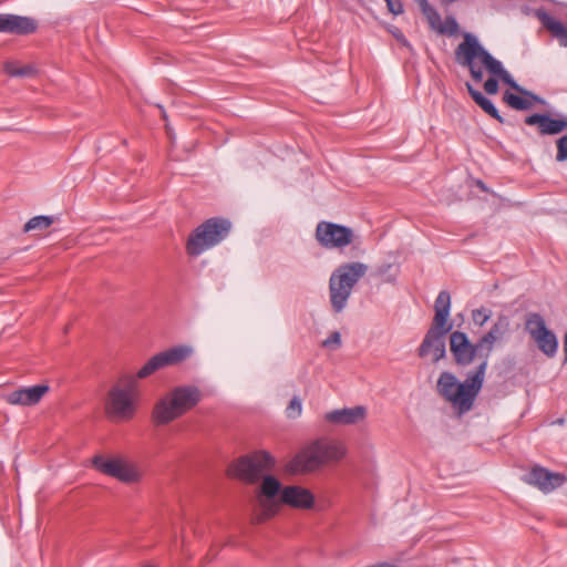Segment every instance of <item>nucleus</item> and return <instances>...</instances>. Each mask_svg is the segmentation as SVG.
Returning <instances> with one entry per match:
<instances>
[{
	"label": "nucleus",
	"instance_id": "nucleus-1",
	"mask_svg": "<svg viewBox=\"0 0 567 567\" xmlns=\"http://www.w3.org/2000/svg\"><path fill=\"white\" fill-rule=\"evenodd\" d=\"M455 59L460 65L468 69L472 79L477 83L483 80L482 68L488 72L491 76L484 83L487 94L494 95L498 92V80L523 92L502 62L495 59L471 33H465L463 41L455 49ZM524 93L527 94L526 91Z\"/></svg>",
	"mask_w": 567,
	"mask_h": 567
},
{
	"label": "nucleus",
	"instance_id": "nucleus-2",
	"mask_svg": "<svg viewBox=\"0 0 567 567\" xmlns=\"http://www.w3.org/2000/svg\"><path fill=\"white\" fill-rule=\"evenodd\" d=\"M486 373V360L480 362L463 382L449 371H443L437 380V393L449 402L460 414L472 410L481 392Z\"/></svg>",
	"mask_w": 567,
	"mask_h": 567
},
{
	"label": "nucleus",
	"instance_id": "nucleus-3",
	"mask_svg": "<svg viewBox=\"0 0 567 567\" xmlns=\"http://www.w3.org/2000/svg\"><path fill=\"white\" fill-rule=\"evenodd\" d=\"M202 399V391L195 385L176 386L155 403L152 420L156 425L169 424L195 408Z\"/></svg>",
	"mask_w": 567,
	"mask_h": 567
},
{
	"label": "nucleus",
	"instance_id": "nucleus-4",
	"mask_svg": "<svg viewBox=\"0 0 567 567\" xmlns=\"http://www.w3.org/2000/svg\"><path fill=\"white\" fill-rule=\"evenodd\" d=\"M140 379L137 373L126 374L110 389L105 401V412L109 417L117 421L133 419L140 402Z\"/></svg>",
	"mask_w": 567,
	"mask_h": 567
},
{
	"label": "nucleus",
	"instance_id": "nucleus-5",
	"mask_svg": "<svg viewBox=\"0 0 567 567\" xmlns=\"http://www.w3.org/2000/svg\"><path fill=\"white\" fill-rule=\"evenodd\" d=\"M368 265L353 261L338 266L329 279L330 303L334 312L343 311L353 288L368 272Z\"/></svg>",
	"mask_w": 567,
	"mask_h": 567
},
{
	"label": "nucleus",
	"instance_id": "nucleus-6",
	"mask_svg": "<svg viewBox=\"0 0 567 567\" xmlns=\"http://www.w3.org/2000/svg\"><path fill=\"white\" fill-rule=\"evenodd\" d=\"M231 228L229 220L213 217L200 224L189 235L186 244L187 254L197 257L224 240Z\"/></svg>",
	"mask_w": 567,
	"mask_h": 567
},
{
	"label": "nucleus",
	"instance_id": "nucleus-7",
	"mask_svg": "<svg viewBox=\"0 0 567 567\" xmlns=\"http://www.w3.org/2000/svg\"><path fill=\"white\" fill-rule=\"evenodd\" d=\"M280 482L271 476L265 475L260 487L252 499V519L255 523H262L277 514L281 505Z\"/></svg>",
	"mask_w": 567,
	"mask_h": 567
},
{
	"label": "nucleus",
	"instance_id": "nucleus-8",
	"mask_svg": "<svg viewBox=\"0 0 567 567\" xmlns=\"http://www.w3.org/2000/svg\"><path fill=\"white\" fill-rule=\"evenodd\" d=\"M275 466L274 457L265 451L254 452L233 463L230 474L247 483H255Z\"/></svg>",
	"mask_w": 567,
	"mask_h": 567
},
{
	"label": "nucleus",
	"instance_id": "nucleus-9",
	"mask_svg": "<svg viewBox=\"0 0 567 567\" xmlns=\"http://www.w3.org/2000/svg\"><path fill=\"white\" fill-rule=\"evenodd\" d=\"M93 466L107 476L114 477L125 484H134L141 481V470L120 457H106L96 455L92 460Z\"/></svg>",
	"mask_w": 567,
	"mask_h": 567
},
{
	"label": "nucleus",
	"instance_id": "nucleus-10",
	"mask_svg": "<svg viewBox=\"0 0 567 567\" xmlns=\"http://www.w3.org/2000/svg\"><path fill=\"white\" fill-rule=\"evenodd\" d=\"M525 328L538 349L548 358H554L558 350V340L555 333L546 327L545 319L537 312L527 315Z\"/></svg>",
	"mask_w": 567,
	"mask_h": 567
},
{
	"label": "nucleus",
	"instance_id": "nucleus-11",
	"mask_svg": "<svg viewBox=\"0 0 567 567\" xmlns=\"http://www.w3.org/2000/svg\"><path fill=\"white\" fill-rule=\"evenodd\" d=\"M316 240L326 249H343L352 243L351 228L331 221H319L316 227Z\"/></svg>",
	"mask_w": 567,
	"mask_h": 567
},
{
	"label": "nucleus",
	"instance_id": "nucleus-12",
	"mask_svg": "<svg viewBox=\"0 0 567 567\" xmlns=\"http://www.w3.org/2000/svg\"><path fill=\"white\" fill-rule=\"evenodd\" d=\"M193 353V349L188 346H177L169 348L165 351H162L155 355H153L138 371L137 377L141 379H145L156 371L176 365L186 359H188Z\"/></svg>",
	"mask_w": 567,
	"mask_h": 567
},
{
	"label": "nucleus",
	"instance_id": "nucleus-13",
	"mask_svg": "<svg viewBox=\"0 0 567 567\" xmlns=\"http://www.w3.org/2000/svg\"><path fill=\"white\" fill-rule=\"evenodd\" d=\"M450 350L458 365H470L480 353H484L478 347V341L474 344L470 341L466 333L454 331L450 336Z\"/></svg>",
	"mask_w": 567,
	"mask_h": 567
},
{
	"label": "nucleus",
	"instance_id": "nucleus-14",
	"mask_svg": "<svg viewBox=\"0 0 567 567\" xmlns=\"http://www.w3.org/2000/svg\"><path fill=\"white\" fill-rule=\"evenodd\" d=\"M523 481L544 493H550L560 487L565 483L566 477L560 473L550 472L545 467L534 466L524 475Z\"/></svg>",
	"mask_w": 567,
	"mask_h": 567
},
{
	"label": "nucleus",
	"instance_id": "nucleus-15",
	"mask_svg": "<svg viewBox=\"0 0 567 567\" xmlns=\"http://www.w3.org/2000/svg\"><path fill=\"white\" fill-rule=\"evenodd\" d=\"M509 331V320L506 316L502 315L497 318L491 329L478 340V347L484 353L478 354L480 362L486 360L488 365V358L496 342H499Z\"/></svg>",
	"mask_w": 567,
	"mask_h": 567
},
{
	"label": "nucleus",
	"instance_id": "nucleus-16",
	"mask_svg": "<svg viewBox=\"0 0 567 567\" xmlns=\"http://www.w3.org/2000/svg\"><path fill=\"white\" fill-rule=\"evenodd\" d=\"M446 333L447 332L443 331V329L432 326L419 348V355L421 358L430 357L433 362H437L444 358Z\"/></svg>",
	"mask_w": 567,
	"mask_h": 567
},
{
	"label": "nucleus",
	"instance_id": "nucleus-17",
	"mask_svg": "<svg viewBox=\"0 0 567 567\" xmlns=\"http://www.w3.org/2000/svg\"><path fill=\"white\" fill-rule=\"evenodd\" d=\"M47 384H37L29 388H20L3 395V400L11 405L31 406L38 404L49 392Z\"/></svg>",
	"mask_w": 567,
	"mask_h": 567
},
{
	"label": "nucleus",
	"instance_id": "nucleus-18",
	"mask_svg": "<svg viewBox=\"0 0 567 567\" xmlns=\"http://www.w3.org/2000/svg\"><path fill=\"white\" fill-rule=\"evenodd\" d=\"M321 466L322 458L316 441L303 447L291 461V468L296 472H313Z\"/></svg>",
	"mask_w": 567,
	"mask_h": 567
},
{
	"label": "nucleus",
	"instance_id": "nucleus-19",
	"mask_svg": "<svg viewBox=\"0 0 567 567\" xmlns=\"http://www.w3.org/2000/svg\"><path fill=\"white\" fill-rule=\"evenodd\" d=\"M38 28L34 19L16 14H0V32L25 35Z\"/></svg>",
	"mask_w": 567,
	"mask_h": 567
},
{
	"label": "nucleus",
	"instance_id": "nucleus-20",
	"mask_svg": "<svg viewBox=\"0 0 567 567\" xmlns=\"http://www.w3.org/2000/svg\"><path fill=\"white\" fill-rule=\"evenodd\" d=\"M367 416V409L362 405L330 411L324 414V421L333 425H354Z\"/></svg>",
	"mask_w": 567,
	"mask_h": 567
},
{
	"label": "nucleus",
	"instance_id": "nucleus-21",
	"mask_svg": "<svg viewBox=\"0 0 567 567\" xmlns=\"http://www.w3.org/2000/svg\"><path fill=\"white\" fill-rule=\"evenodd\" d=\"M281 504L289 505L295 508L309 509L315 504L312 493L300 486H286L280 493Z\"/></svg>",
	"mask_w": 567,
	"mask_h": 567
},
{
	"label": "nucleus",
	"instance_id": "nucleus-22",
	"mask_svg": "<svg viewBox=\"0 0 567 567\" xmlns=\"http://www.w3.org/2000/svg\"><path fill=\"white\" fill-rule=\"evenodd\" d=\"M525 123L529 126L536 125L542 135H556L567 128L566 118H553L548 114L535 113L528 115Z\"/></svg>",
	"mask_w": 567,
	"mask_h": 567
},
{
	"label": "nucleus",
	"instance_id": "nucleus-23",
	"mask_svg": "<svg viewBox=\"0 0 567 567\" xmlns=\"http://www.w3.org/2000/svg\"><path fill=\"white\" fill-rule=\"evenodd\" d=\"M533 14L542 23L553 38H555L561 48H567V27L559 20L551 17L545 9L534 10Z\"/></svg>",
	"mask_w": 567,
	"mask_h": 567
},
{
	"label": "nucleus",
	"instance_id": "nucleus-24",
	"mask_svg": "<svg viewBox=\"0 0 567 567\" xmlns=\"http://www.w3.org/2000/svg\"><path fill=\"white\" fill-rule=\"evenodd\" d=\"M435 315L433 319V326L443 329L449 332L452 329V324L449 322L450 310H451V295L446 290H442L435 299Z\"/></svg>",
	"mask_w": 567,
	"mask_h": 567
},
{
	"label": "nucleus",
	"instance_id": "nucleus-25",
	"mask_svg": "<svg viewBox=\"0 0 567 567\" xmlns=\"http://www.w3.org/2000/svg\"><path fill=\"white\" fill-rule=\"evenodd\" d=\"M316 442L322 458V465L331 462H338L346 454L343 444L338 441L321 439Z\"/></svg>",
	"mask_w": 567,
	"mask_h": 567
},
{
	"label": "nucleus",
	"instance_id": "nucleus-26",
	"mask_svg": "<svg viewBox=\"0 0 567 567\" xmlns=\"http://www.w3.org/2000/svg\"><path fill=\"white\" fill-rule=\"evenodd\" d=\"M435 18L429 17L426 20L430 28L437 32L439 34H446V35H456L460 31V25L456 21V19L453 16H447L444 20H442L440 13L435 12Z\"/></svg>",
	"mask_w": 567,
	"mask_h": 567
},
{
	"label": "nucleus",
	"instance_id": "nucleus-27",
	"mask_svg": "<svg viewBox=\"0 0 567 567\" xmlns=\"http://www.w3.org/2000/svg\"><path fill=\"white\" fill-rule=\"evenodd\" d=\"M466 87L471 97L477 105L482 107L484 112H486L489 116L497 120L498 122H503L502 116L489 99L484 96L480 91L475 90L470 83H466Z\"/></svg>",
	"mask_w": 567,
	"mask_h": 567
},
{
	"label": "nucleus",
	"instance_id": "nucleus-28",
	"mask_svg": "<svg viewBox=\"0 0 567 567\" xmlns=\"http://www.w3.org/2000/svg\"><path fill=\"white\" fill-rule=\"evenodd\" d=\"M53 224V217L51 216H35L29 219L24 225V231L43 230L49 228Z\"/></svg>",
	"mask_w": 567,
	"mask_h": 567
},
{
	"label": "nucleus",
	"instance_id": "nucleus-29",
	"mask_svg": "<svg viewBox=\"0 0 567 567\" xmlns=\"http://www.w3.org/2000/svg\"><path fill=\"white\" fill-rule=\"evenodd\" d=\"M504 101L513 109L525 111L533 106L532 101L522 97L519 95H516L514 93L506 92L504 94Z\"/></svg>",
	"mask_w": 567,
	"mask_h": 567
},
{
	"label": "nucleus",
	"instance_id": "nucleus-30",
	"mask_svg": "<svg viewBox=\"0 0 567 567\" xmlns=\"http://www.w3.org/2000/svg\"><path fill=\"white\" fill-rule=\"evenodd\" d=\"M4 71L10 75V76H25V75H30L32 73V68L29 66V65H25V66H19L17 63L14 62H7L4 64Z\"/></svg>",
	"mask_w": 567,
	"mask_h": 567
},
{
	"label": "nucleus",
	"instance_id": "nucleus-31",
	"mask_svg": "<svg viewBox=\"0 0 567 567\" xmlns=\"http://www.w3.org/2000/svg\"><path fill=\"white\" fill-rule=\"evenodd\" d=\"M492 317V311L487 308L481 307L472 311V318L476 326L483 327Z\"/></svg>",
	"mask_w": 567,
	"mask_h": 567
},
{
	"label": "nucleus",
	"instance_id": "nucleus-32",
	"mask_svg": "<svg viewBox=\"0 0 567 567\" xmlns=\"http://www.w3.org/2000/svg\"><path fill=\"white\" fill-rule=\"evenodd\" d=\"M301 412H302L301 400L299 396H293L290 400V402L286 409V414L289 419H296L301 415Z\"/></svg>",
	"mask_w": 567,
	"mask_h": 567
},
{
	"label": "nucleus",
	"instance_id": "nucleus-33",
	"mask_svg": "<svg viewBox=\"0 0 567 567\" xmlns=\"http://www.w3.org/2000/svg\"><path fill=\"white\" fill-rule=\"evenodd\" d=\"M556 146H557L556 161L559 163L567 161V134L559 137L556 141Z\"/></svg>",
	"mask_w": 567,
	"mask_h": 567
},
{
	"label": "nucleus",
	"instance_id": "nucleus-34",
	"mask_svg": "<svg viewBox=\"0 0 567 567\" xmlns=\"http://www.w3.org/2000/svg\"><path fill=\"white\" fill-rule=\"evenodd\" d=\"M341 334L338 331L332 332L327 339H324L321 346L326 349L337 350L341 347Z\"/></svg>",
	"mask_w": 567,
	"mask_h": 567
},
{
	"label": "nucleus",
	"instance_id": "nucleus-35",
	"mask_svg": "<svg viewBox=\"0 0 567 567\" xmlns=\"http://www.w3.org/2000/svg\"><path fill=\"white\" fill-rule=\"evenodd\" d=\"M414 1L419 4L421 12L425 17L426 20L429 19V17H432V19L436 17L435 12L437 10L430 4L429 0H414Z\"/></svg>",
	"mask_w": 567,
	"mask_h": 567
},
{
	"label": "nucleus",
	"instance_id": "nucleus-36",
	"mask_svg": "<svg viewBox=\"0 0 567 567\" xmlns=\"http://www.w3.org/2000/svg\"><path fill=\"white\" fill-rule=\"evenodd\" d=\"M384 1L386 2V7L392 14L399 16V14L403 13L404 9H403V3L401 0H384Z\"/></svg>",
	"mask_w": 567,
	"mask_h": 567
},
{
	"label": "nucleus",
	"instance_id": "nucleus-37",
	"mask_svg": "<svg viewBox=\"0 0 567 567\" xmlns=\"http://www.w3.org/2000/svg\"><path fill=\"white\" fill-rule=\"evenodd\" d=\"M392 268V265L391 264H385V265H382L381 267H379L378 269V274L382 277H384L389 270H391Z\"/></svg>",
	"mask_w": 567,
	"mask_h": 567
},
{
	"label": "nucleus",
	"instance_id": "nucleus-38",
	"mask_svg": "<svg viewBox=\"0 0 567 567\" xmlns=\"http://www.w3.org/2000/svg\"><path fill=\"white\" fill-rule=\"evenodd\" d=\"M564 352H565V361H567V332L564 336Z\"/></svg>",
	"mask_w": 567,
	"mask_h": 567
},
{
	"label": "nucleus",
	"instance_id": "nucleus-39",
	"mask_svg": "<svg viewBox=\"0 0 567 567\" xmlns=\"http://www.w3.org/2000/svg\"><path fill=\"white\" fill-rule=\"evenodd\" d=\"M476 184H477V186H478L480 188H482L483 190H486V187H485V185H484V183H483L482 181H477V183H476Z\"/></svg>",
	"mask_w": 567,
	"mask_h": 567
},
{
	"label": "nucleus",
	"instance_id": "nucleus-40",
	"mask_svg": "<svg viewBox=\"0 0 567 567\" xmlns=\"http://www.w3.org/2000/svg\"><path fill=\"white\" fill-rule=\"evenodd\" d=\"M388 281H393L394 280V277H389L386 278Z\"/></svg>",
	"mask_w": 567,
	"mask_h": 567
},
{
	"label": "nucleus",
	"instance_id": "nucleus-41",
	"mask_svg": "<svg viewBox=\"0 0 567 567\" xmlns=\"http://www.w3.org/2000/svg\"><path fill=\"white\" fill-rule=\"evenodd\" d=\"M144 567H153V566H151V565H146V566H144Z\"/></svg>",
	"mask_w": 567,
	"mask_h": 567
}]
</instances>
